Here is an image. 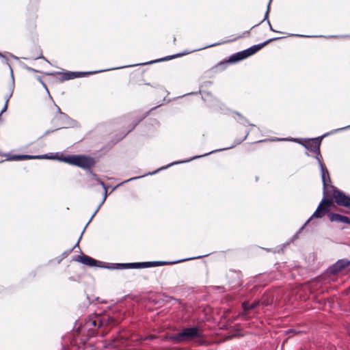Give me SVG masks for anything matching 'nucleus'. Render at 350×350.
I'll list each match as a JSON object with an SVG mask.
<instances>
[{"label":"nucleus","mask_w":350,"mask_h":350,"mask_svg":"<svg viewBox=\"0 0 350 350\" xmlns=\"http://www.w3.org/2000/svg\"><path fill=\"white\" fill-rule=\"evenodd\" d=\"M247 58L245 50L237 52L228 57V59H224L216 66V68L220 70H224L229 64H237Z\"/></svg>","instance_id":"obj_9"},{"label":"nucleus","mask_w":350,"mask_h":350,"mask_svg":"<svg viewBox=\"0 0 350 350\" xmlns=\"http://www.w3.org/2000/svg\"><path fill=\"white\" fill-rule=\"evenodd\" d=\"M36 79L37 80L42 84V85L46 90L47 92L49 93V90H48V88L46 87V85L45 84V83L42 81L41 77L40 76H37L36 77Z\"/></svg>","instance_id":"obj_35"},{"label":"nucleus","mask_w":350,"mask_h":350,"mask_svg":"<svg viewBox=\"0 0 350 350\" xmlns=\"http://www.w3.org/2000/svg\"><path fill=\"white\" fill-rule=\"evenodd\" d=\"M124 263H105L104 264L103 268H107L108 269H124Z\"/></svg>","instance_id":"obj_26"},{"label":"nucleus","mask_w":350,"mask_h":350,"mask_svg":"<svg viewBox=\"0 0 350 350\" xmlns=\"http://www.w3.org/2000/svg\"><path fill=\"white\" fill-rule=\"evenodd\" d=\"M200 336L199 327L194 326L183 329L178 334L167 337V340L173 344L187 343Z\"/></svg>","instance_id":"obj_6"},{"label":"nucleus","mask_w":350,"mask_h":350,"mask_svg":"<svg viewBox=\"0 0 350 350\" xmlns=\"http://www.w3.org/2000/svg\"><path fill=\"white\" fill-rule=\"evenodd\" d=\"M349 202H345L344 204L347 205L346 208H350V199H349Z\"/></svg>","instance_id":"obj_45"},{"label":"nucleus","mask_w":350,"mask_h":350,"mask_svg":"<svg viewBox=\"0 0 350 350\" xmlns=\"http://www.w3.org/2000/svg\"><path fill=\"white\" fill-rule=\"evenodd\" d=\"M350 129V125L334 129L323 134V135L314 138H293V141L298 143L306 148V150L310 151L312 153H321V145L323 139L332 134L346 131Z\"/></svg>","instance_id":"obj_4"},{"label":"nucleus","mask_w":350,"mask_h":350,"mask_svg":"<svg viewBox=\"0 0 350 350\" xmlns=\"http://www.w3.org/2000/svg\"><path fill=\"white\" fill-rule=\"evenodd\" d=\"M38 11V6H35L33 8H32L31 12L29 11V15L31 18H32L33 19H35L37 18V14H36V12Z\"/></svg>","instance_id":"obj_33"},{"label":"nucleus","mask_w":350,"mask_h":350,"mask_svg":"<svg viewBox=\"0 0 350 350\" xmlns=\"http://www.w3.org/2000/svg\"><path fill=\"white\" fill-rule=\"evenodd\" d=\"M286 333L287 334H290V333L297 334V333H298V332H297L294 329H289Z\"/></svg>","instance_id":"obj_43"},{"label":"nucleus","mask_w":350,"mask_h":350,"mask_svg":"<svg viewBox=\"0 0 350 350\" xmlns=\"http://www.w3.org/2000/svg\"><path fill=\"white\" fill-rule=\"evenodd\" d=\"M350 266V260L342 258L337 260L329 268V271L332 274H336Z\"/></svg>","instance_id":"obj_17"},{"label":"nucleus","mask_w":350,"mask_h":350,"mask_svg":"<svg viewBox=\"0 0 350 350\" xmlns=\"http://www.w3.org/2000/svg\"><path fill=\"white\" fill-rule=\"evenodd\" d=\"M284 38V37L272 38H269V39L265 40V42H263L262 43L258 44H254V45L245 49L246 55H247V57H249L254 55L255 53H256L258 51L261 50L263 47L268 45L269 43H271L273 41H275V40L282 39Z\"/></svg>","instance_id":"obj_13"},{"label":"nucleus","mask_w":350,"mask_h":350,"mask_svg":"<svg viewBox=\"0 0 350 350\" xmlns=\"http://www.w3.org/2000/svg\"><path fill=\"white\" fill-rule=\"evenodd\" d=\"M2 113H1V111H0V121H1V116H2Z\"/></svg>","instance_id":"obj_48"},{"label":"nucleus","mask_w":350,"mask_h":350,"mask_svg":"<svg viewBox=\"0 0 350 350\" xmlns=\"http://www.w3.org/2000/svg\"><path fill=\"white\" fill-rule=\"evenodd\" d=\"M248 311H245L243 310V312L239 314V316L242 317L243 319H246L248 315Z\"/></svg>","instance_id":"obj_36"},{"label":"nucleus","mask_w":350,"mask_h":350,"mask_svg":"<svg viewBox=\"0 0 350 350\" xmlns=\"http://www.w3.org/2000/svg\"><path fill=\"white\" fill-rule=\"evenodd\" d=\"M8 66L9 67L10 70L12 83H11V85L9 87V93L5 94V96H4L5 105H4L3 107V109H1V113H4V112H5L7 111L8 107L9 100H10V98L12 96V94H13V92H14V77L13 70H12V68L11 66L9 65L8 64Z\"/></svg>","instance_id":"obj_18"},{"label":"nucleus","mask_w":350,"mask_h":350,"mask_svg":"<svg viewBox=\"0 0 350 350\" xmlns=\"http://www.w3.org/2000/svg\"><path fill=\"white\" fill-rule=\"evenodd\" d=\"M88 226V225H87V224L85 225V226L84 229L83 230V231H82V232H81V236H80V237H79V239L78 241H77V243L75 244V245L72 248H71L70 250H69L68 251L64 252L61 255V257H63V259H64L65 257H66V256H67V255H68L70 252H72V250H74L77 246H78V245H79V241H80V240H81V237H82V235H83V232H85V228H86V227H87Z\"/></svg>","instance_id":"obj_31"},{"label":"nucleus","mask_w":350,"mask_h":350,"mask_svg":"<svg viewBox=\"0 0 350 350\" xmlns=\"http://www.w3.org/2000/svg\"><path fill=\"white\" fill-rule=\"evenodd\" d=\"M207 256H208V254H204V255L198 256H194V257L180 259V260H175V261H150V262H143V264H144L143 267H144V268H148V267H153V266H161V265H174V264H177V263L185 262V261H187V260H194V259H199V258H203V257H206Z\"/></svg>","instance_id":"obj_11"},{"label":"nucleus","mask_w":350,"mask_h":350,"mask_svg":"<svg viewBox=\"0 0 350 350\" xmlns=\"http://www.w3.org/2000/svg\"><path fill=\"white\" fill-rule=\"evenodd\" d=\"M276 140H283V139L280 138V139H277Z\"/></svg>","instance_id":"obj_51"},{"label":"nucleus","mask_w":350,"mask_h":350,"mask_svg":"<svg viewBox=\"0 0 350 350\" xmlns=\"http://www.w3.org/2000/svg\"><path fill=\"white\" fill-rule=\"evenodd\" d=\"M8 55H9L11 57H12V58H14V59H18V58L16 56H15L14 55H13V54L10 53H8Z\"/></svg>","instance_id":"obj_44"},{"label":"nucleus","mask_w":350,"mask_h":350,"mask_svg":"<svg viewBox=\"0 0 350 350\" xmlns=\"http://www.w3.org/2000/svg\"><path fill=\"white\" fill-rule=\"evenodd\" d=\"M116 323V320L113 317H103L101 320H99V325L98 327L103 326L104 324L110 325L114 324Z\"/></svg>","instance_id":"obj_27"},{"label":"nucleus","mask_w":350,"mask_h":350,"mask_svg":"<svg viewBox=\"0 0 350 350\" xmlns=\"http://www.w3.org/2000/svg\"><path fill=\"white\" fill-rule=\"evenodd\" d=\"M55 153H56V154H58V153H59V152H56Z\"/></svg>","instance_id":"obj_52"},{"label":"nucleus","mask_w":350,"mask_h":350,"mask_svg":"<svg viewBox=\"0 0 350 350\" xmlns=\"http://www.w3.org/2000/svg\"><path fill=\"white\" fill-rule=\"evenodd\" d=\"M55 106L57 107V114L56 115L65 114V113L62 112L60 108L57 105H55Z\"/></svg>","instance_id":"obj_40"},{"label":"nucleus","mask_w":350,"mask_h":350,"mask_svg":"<svg viewBox=\"0 0 350 350\" xmlns=\"http://www.w3.org/2000/svg\"><path fill=\"white\" fill-rule=\"evenodd\" d=\"M267 24H268V25H269V29H270L271 31H274V32H277V33H282L281 31H276V30H275V29L273 28V27H272V25H271V23H270L269 20H267Z\"/></svg>","instance_id":"obj_39"},{"label":"nucleus","mask_w":350,"mask_h":350,"mask_svg":"<svg viewBox=\"0 0 350 350\" xmlns=\"http://www.w3.org/2000/svg\"><path fill=\"white\" fill-rule=\"evenodd\" d=\"M21 66H22V68H23L25 70H27V71H29V72H40V71H39V70H36V69H34V68H31V67H29V66H28L27 65H26V64H23V63H22V64H21Z\"/></svg>","instance_id":"obj_34"},{"label":"nucleus","mask_w":350,"mask_h":350,"mask_svg":"<svg viewBox=\"0 0 350 350\" xmlns=\"http://www.w3.org/2000/svg\"><path fill=\"white\" fill-rule=\"evenodd\" d=\"M271 2H272V0H269V4H271Z\"/></svg>","instance_id":"obj_50"},{"label":"nucleus","mask_w":350,"mask_h":350,"mask_svg":"<svg viewBox=\"0 0 350 350\" xmlns=\"http://www.w3.org/2000/svg\"><path fill=\"white\" fill-rule=\"evenodd\" d=\"M144 264L142 262H131V263H124L125 269H140L144 268Z\"/></svg>","instance_id":"obj_28"},{"label":"nucleus","mask_w":350,"mask_h":350,"mask_svg":"<svg viewBox=\"0 0 350 350\" xmlns=\"http://www.w3.org/2000/svg\"><path fill=\"white\" fill-rule=\"evenodd\" d=\"M0 163L9 161H24L28 159L58 160L83 169H89L94 165V158L84 154H74L64 157V154H0Z\"/></svg>","instance_id":"obj_2"},{"label":"nucleus","mask_w":350,"mask_h":350,"mask_svg":"<svg viewBox=\"0 0 350 350\" xmlns=\"http://www.w3.org/2000/svg\"><path fill=\"white\" fill-rule=\"evenodd\" d=\"M320 169L321 172L322 182H330L331 179L329 177V172L323 163H320Z\"/></svg>","instance_id":"obj_24"},{"label":"nucleus","mask_w":350,"mask_h":350,"mask_svg":"<svg viewBox=\"0 0 350 350\" xmlns=\"http://www.w3.org/2000/svg\"><path fill=\"white\" fill-rule=\"evenodd\" d=\"M260 305V301H255L252 304H250L248 301H244L242 303V308L245 311L257 308Z\"/></svg>","instance_id":"obj_25"},{"label":"nucleus","mask_w":350,"mask_h":350,"mask_svg":"<svg viewBox=\"0 0 350 350\" xmlns=\"http://www.w3.org/2000/svg\"><path fill=\"white\" fill-rule=\"evenodd\" d=\"M234 146V145H232V146H227V147H224V148L213 150H211V151L208 152L207 153H211V154L217 153L218 152L229 150V149L232 148Z\"/></svg>","instance_id":"obj_32"},{"label":"nucleus","mask_w":350,"mask_h":350,"mask_svg":"<svg viewBox=\"0 0 350 350\" xmlns=\"http://www.w3.org/2000/svg\"><path fill=\"white\" fill-rule=\"evenodd\" d=\"M99 320H100V319H96V320H93V321H91V324L94 326V327H96L99 325Z\"/></svg>","instance_id":"obj_38"},{"label":"nucleus","mask_w":350,"mask_h":350,"mask_svg":"<svg viewBox=\"0 0 350 350\" xmlns=\"http://www.w3.org/2000/svg\"><path fill=\"white\" fill-rule=\"evenodd\" d=\"M36 51H37V53H36V54L34 55H33L31 57V58L33 59H44V61H46V62H48L49 64H50V62H49L48 59H46L42 55V51L40 48H38L36 49Z\"/></svg>","instance_id":"obj_30"},{"label":"nucleus","mask_w":350,"mask_h":350,"mask_svg":"<svg viewBox=\"0 0 350 350\" xmlns=\"http://www.w3.org/2000/svg\"><path fill=\"white\" fill-rule=\"evenodd\" d=\"M315 158L318 161L319 165L320 166V163H323L322 162V160H323L322 154H316V157Z\"/></svg>","instance_id":"obj_37"},{"label":"nucleus","mask_w":350,"mask_h":350,"mask_svg":"<svg viewBox=\"0 0 350 350\" xmlns=\"http://www.w3.org/2000/svg\"><path fill=\"white\" fill-rule=\"evenodd\" d=\"M288 36L289 37H299V38H345V37H349L350 38V35H344V36H335V35H331V36H307V35H302V34H297V33H288Z\"/></svg>","instance_id":"obj_22"},{"label":"nucleus","mask_w":350,"mask_h":350,"mask_svg":"<svg viewBox=\"0 0 350 350\" xmlns=\"http://www.w3.org/2000/svg\"><path fill=\"white\" fill-rule=\"evenodd\" d=\"M241 336V334H233V336ZM232 336H230V338H232Z\"/></svg>","instance_id":"obj_47"},{"label":"nucleus","mask_w":350,"mask_h":350,"mask_svg":"<svg viewBox=\"0 0 350 350\" xmlns=\"http://www.w3.org/2000/svg\"><path fill=\"white\" fill-rule=\"evenodd\" d=\"M233 113H234L238 117V118H237L236 117H234V118L237 121V122H239V124H242L243 126H247V125H250V126H255L253 124H250L249 122V120L245 117H244L241 113H240L239 112H238V111H233Z\"/></svg>","instance_id":"obj_23"},{"label":"nucleus","mask_w":350,"mask_h":350,"mask_svg":"<svg viewBox=\"0 0 350 350\" xmlns=\"http://www.w3.org/2000/svg\"><path fill=\"white\" fill-rule=\"evenodd\" d=\"M42 144L40 142H34L21 146L18 151L20 153H32L33 152H40L42 150Z\"/></svg>","instance_id":"obj_16"},{"label":"nucleus","mask_w":350,"mask_h":350,"mask_svg":"<svg viewBox=\"0 0 350 350\" xmlns=\"http://www.w3.org/2000/svg\"><path fill=\"white\" fill-rule=\"evenodd\" d=\"M248 135H249V131H247V133H246L245 136L243 137V139H241V140H240L239 142H237V144H241L242 141H243V140H245V139H246V137H247V136Z\"/></svg>","instance_id":"obj_42"},{"label":"nucleus","mask_w":350,"mask_h":350,"mask_svg":"<svg viewBox=\"0 0 350 350\" xmlns=\"http://www.w3.org/2000/svg\"><path fill=\"white\" fill-rule=\"evenodd\" d=\"M161 126L160 122L156 118L148 119L146 122L144 130L145 135L147 137H155L158 134V130Z\"/></svg>","instance_id":"obj_12"},{"label":"nucleus","mask_w":350,"mask_h":350,"mask_svg":"<svg viewBox=\"0 0 350 350\" xmlns=\"http://www.w3.org/2000/svg\"><path fill=\"white\" fill-rule=\"evenodd\" d=\"M197 94V92H191L189 94Z\"/></svg>","instance_id":"obj_49"},{"label":"nucleus","mask_w":350,"mask_h":350,"mask_svg":"<svg viewBox=\"0 0 350 350\" xmlns=\"http://www.w3.org/2000/svg\"><path fill=\"white\" fill-rule=\"evenodd\" d=\"M63 260V257L59 256L57 258V263H60V262Z\"/></svg>","instance_id":"obj_46"},{"label":"nucleus","mask_w":350,"mask_h":350,"mask_svg":"<svg viewBox=\"0 0 350 350\" xmlns=\"http://www.w3.org/2000/svg\"><path fill=\"white\" fill-rule=\"evenodd\" d=\"M207 154H200V155H197V156H195V157H191L189 159H185V160H180V161H174V162H172L165 166H162L159 168H158L157 170L155 171H153V172H149L144 175H142V176H135V177H133V178H131L129 179H127L126 180H124V182H122V183H128V182H130V181H132V180H136V179H139V178H143L146 176H149V175H154L157 173H158L159 172L161 171V170H166L167 169L168 167L172 166V165H177V164H180V163H188V162H190L191 161H193L196 159H198V158H200V157H204V156H206Z\"/></svg>","instance_id":"obj_10"},{"label":"nucleus","mask_w":350,"mask_h":350,"mask_svg":"<svg viewBox=\"0 0 350 350\" xmlns=\"http://www.w3.org/2000/svg\"><path fill=\"white\" fill-rule=\"evenodd\" d=\"M44 75L47 76H53L55 75H61L60 81L63 82L68 80H71L77 78L76 72L75 71H64V72H45Z\"/></svg>","instance_id":"obj_19"},{"label":"nucleus","mask_w":350,"mask_h":350,"mask_svg":"<svg viewBox=\"0 0 350 350\" xmlns=\"http://www.w3.org/2000/svg\"><path fill=\"white\" fill-rule=\"evenodd\" d=\"M191 52V51H185L183 53H176L174 55L166 56V57H164L162 58L157 59L154 60H152V61H149L148 62H144V63H141V64L123 66L108 68V69L100 70L87 71V72H76L77 78L88 77L92 75L97 74V73L112 70L120 69V68H128V67H133V66H144V65H148V64H153L158 63V62L168 61V60L175 59L176 57H181L185 55H187V54L190 53Z\"/></svg>","instance_id":"obj_5"},{"label":"nucleus","mask_w":350,"mask_h":350,"mask_svg":"<svg viewBox=\"0 0 350 350\" xmlns=\"http://www.w3.org/2000/svg\"><path fill=\"white\" fill-rule=\"evenodd\" d=\"M157 107H152L149 111L146 112L142 116H137L136 113H130L121 117L119 119L120 122L124 125L127 124L126 127V129L116 135V139L113 140L110 144L107 146L105 148L106 150H108L117 142H118L120 140L125 137L130 132H131L137 126V125H138V124L140 122H142L145 118H146L148 116L150 111L154 110Z\"/></svg>","instance_id":"obj_3"},{"label":"nucleus","mask_w":350,"mask_h":350,"mask_svg":"<svg viewBox=\"0 0 350 350\" xmlns=\"http://www.w3.org/2000/svg\"><path fill=\"white\" fill-rule=\"evenodd\" d=\"M90 176H91V179L92 180H96V182H98L102 186V187L104 189V197L103 198V200L99 204V205L98 206V207L95 210L94 213L92 214V217L89 219L88 222L87 223V225H88L91 222V221L92 220L94 217L96 215V214L97 213V212L98 211V210L100 209L101 206L104 204L105 201L106 200L107 196V187H106L104 182L98 176L97 174L94 173L92 171L90 172Z\"/></svg>","instance_id":"obj_14"},{"label":"nucleus","mask_w":350,"mask_h":350,"mask_svg":"<svg viewBox=\"0 0 350 350\" xmlns=\"http://www.w3.org/2000/svg\"><path fill=\"white\" fill-rule=\"evenodd\" d=\"M78 262L80 263L90 267H104V262L96 260L94 259L93 258L88 256L85 254H82L80 256H78L77 260Z\"/></svg>","instance_id":"obj_15"},{"label":"nucleus","mask_w":350,"mask_h":350,"mask_svg":"<svg viewBox=\"0 0 350 350\" xmlns=\"http://www.w3.org/2000/svg\"><path fill=\"white\" fill-rule=\"evenodd\" d=\"M323 197L317 206L316 211L310 217V218L305 222V224L300 228L298 233L301 232L304 228L309 224L310 221L314 219H320L323 217L327 213H329L332 206L333 205V200L332 197L335 199L336 203L343 207H347L344 204L349 202L350 197L345 195V193L338 189L336 187L332 185L330 182L323 183Z\"/></svg>","instance_id":"obj_1"},{"label":"nucleus","mask_w":350,"mask_h":350,"mask_svg":"<svg viewBox=\"0 0 350 350\" xmlns=\"http://www.w3.org/2000/svg\"><path fill=\"white\" fill-rule=\"evenodd\" d=\"M270 8H271V4H269V3H268L267 6V10L265 12L263 20L260 23H259L258 24L252 26L251 27V29H253L255 27H258L259 25H260L264 21H267V20H269V13H270Z\"/></svg>","instance_id":"obj_29"},{"label":"nucleus","mask_w":350,"mask_h":350,"mask_svg":"<svg viewBox=\"0 0 350 350\" xmlns=\"http://www.w3.org/2000/svg\"><path fill=\"white\" fill-rule=\"evenodd\" d=\"M0 57L3 58V59H5V64H6L7 65H8V64L9 65H10V64L8 62V59H7L6 56H5V55H3V54L2 53H1V52H0Z\"/></svg>","instance_id":"obj_41"},{"label":"nucleus","mask_w":350,"mask_h":350,"mask_svg":"<svg viewBox=\"0 0 350 350\" xmlns=\"http://www.w3.org/2000/svg\"><path fill=\"white\" fill-rule=\"evenodd\" d=\"M52 124L56 128L53 131H46L44 135H48L51 132H53L55 130L74 127L77 125V122L70 118L66 113L61 115H55L51 121Z\"/></svg>","instance_id":"obj_8"},{"label":"nucleus","mask_w":350,"mask_h":350,"mask_svg":"<svg viewBox=\"0 0 350 350\" xmlns=\"http://www.w3.org/2000/svg\"><path fill=\"white\" fill-rule=\"evenodd\" d=\"M202 98L206 103V106L214 111L227 114L230 111V109L226 106L225 104H224L217 98L214 97L211 92H204L202 96Z\"/></svg>","instance_id":"obj_7"},{"label":"nucleus","mask_w":350,"mask_h":350,"mask_svg":"<svg viewBox=\"0 0 350 350\" xmlns=\"http://www.w3.org/2000/svg\"><path fill=\"white\" fill-rule=\"evenodd\" d=\"M251 30L252 29H250V30L245 31L241 35H239V36H237V37H235V38H234L232 39H230V40H226V41H224V42H219V43H213V44H208V45L202 46L201 48L194 49L192 51H201V50L206 49H208V48H210V47H213V46H218V45H219L221 44H225V43H228V42H234V41H236L237 40H238L239 38H244V37H247V36H250Z\"/></svg>","instance_id":"obj_20"},{"label":"nucleus","mask_w":350,"mask_h":350,"mask_svg":"<svg viewBox=\"0 0 350 350\" xmlns=\"http://www.w3.org/2000/svg\"><path fill=\"white\" fill-rule=\"evenodd\" d=\"M328 216L332 222H342L350 225V219L347 216L334 213H329Z\"/></svg>","instance_id":"obj_21"}]
</instances>
